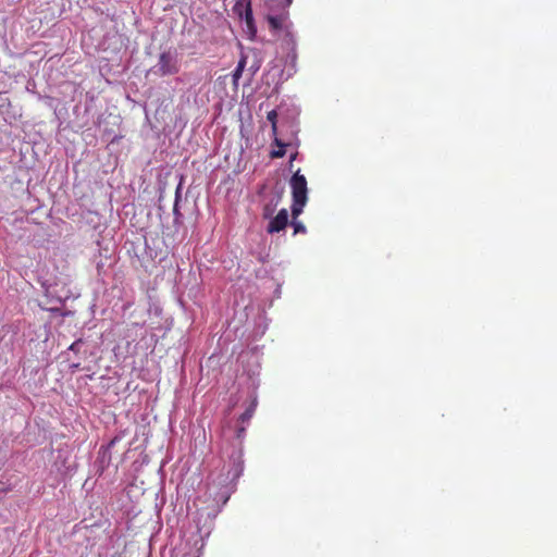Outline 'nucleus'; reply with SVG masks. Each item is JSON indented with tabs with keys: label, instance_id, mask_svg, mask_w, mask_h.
<instances>
[{
	"label": "nucleus",
	"instance_id": "f257e3e1",
	"mask_svg": "<svg viewBox=\"0 0 557 557\" xmlns=\"http://www.w3.org/2000/svg\"><path fill=\"white\" fill-rule=\"evenodd\" d=\"M244 470V461L242 450H235L230 457L228 468L226 473H222L218 480H213V484L216 486L223 487L225 491L223 492V503H226L230 493L232 492V486L236 480L242 475Z\"/></svg>",
	"mask_w": 557,
	"mask_h": 557
},
{
	"label": "nucleus",
	"instance_id": "f03ea898",
	"mask_svg": "<svg viewBox=\"0 0 557 557\" xmlns=\"http://www.w3.org/2000/svg\"><path fill=\"white\" fill-rule=\"evenodd\" d=\"M289 184L293 196L292 216L297 219L302 213L304 207L308 200L307 180L305 175L300 174V171L298 170L292 176Z\"/></svg>",
	"mask_w": 557,
	"mask_h": 557
},
{
	"label": "nucleus",
	"instance_id": "7ed1b4c3",
	"mask_svg": "<svg viewBox=\"0 0 557 557\" xmlns=\"http://www.w3.org/2000/svg\"><path fill=\"white\" fill-rule=\"evenodd\" d=\"M180 67L175 55L171 52H162L159 57L158 72L161 75H172L178 72Z\"/></svg>",
	"mask_w": 557,
	"mask_h": 557
},
{
	"label": "nucleus",
	"instance_id": "20e7f679",
	"mask_svg": "<svg viewBox=\"0 0 557 557\" xmlns=\"http://www.w3.org/2000/svg\"><path fill=\"white\" fill-rule=\"evenodd\" d=\"M288 224V212L286 209H281L278 213L271 219L267 232L269 234L278 233L283 231Z\"/></svg>",
	"mask_w": 557,
	"mask_h": 557
},
{
	"label": "nucleus",
	"instance_id": "39448f33",
	"mask_svg": "<svg viewBox=\"0 0 557 557\" xmlns=\"http://www.w3.org/2000/svg\"><path fill=\"white\" fill-rule=\"evenodd\" d=\"M245 66H246V57H242L240 60L238 61V64L236 66V69L234 70L233 72V84L235 86L238 85V79L240 78L244 70H245Z\"/></svg>",
	"mask_w": 557,
	"mask_h": 557
},
{
	"label": "nucleus",
	"instance_id": "423d86ee",
	"mask_svg": "<svg viewBox=\"0 0 557 557\" xmlns=\"http://www.w3.org/2000/svg\"><path fill=\"white\" fill-rule=\"evenodd\" d=\"M274 144L280 148L278 150H273L271 152V158L273 159H276V158H282L285 156V147H286V144L283 143L281 139H278L276 136L274 137Z\"/></svg>",
	"mask_w": 557,
	"mask_h": 557
},
{
	"label": "nucleus",
	"instance_id": "0eeeda50",
	"mask_svg": "<svg viewBox=\"0 0 557 557\" xmlns=\"http://www.w3.org/2000/svg\"><path fill=\"white\" fill-rule=\"evenodd\" d=\"M256 407H257V403H256V400H253L249 405V407L245 410V412L239 417V420L242 422L249 421L252 418L253 413H255Z\"/></svg>",
	"mask_w": 557,
	"mask_h": 557
},
{
	"label": "nucleus",
	"instance_id": "6e6552de",
	"mask_svg": "<svg viewBox=\"0 0 557 557\" xmlns=\"http://www.w3.org/2000/svg\"><path fill=\"white\" fill-rule=\"evenodd\" d=\"M267 119L268 121L271 123V128H272V133L274 136H276V133H277V113L275 110H271L270 112H268V115H267Z\"/></svg>",
	"mask_w": 557,
	"mask_h": 557
},
{
	"label": "nucleus",
	"instance_id": "1a4fd4ad",
	"mask_svg": "<svg viewBox=\"0 0 557 557\" xmlns=\"http://www.w3.org/2000/svg\"><path fill=\"white\" fill-rule=\"evenodd\" d=\"M244 18L246 21L248 28L252 29L253 28V15H252V10H251L250 3H248L246 7Z\"/></svg>",
	"mask_w": 557,
	"mask_h": 557
},
{
	"label": "nucleus",
	"instance_id": "9d476101",
	"mask_svg": "<svg viewBox=\"0 0 557 557\" xmlns=\"http://www.w3.org/2000/svg\"><path fill=\"white\" fill-rule=\"evenodd\" d=\"M292 225L294 227V234H305L307 232L306 226L301 222L297 221V219L293 218Z\"/></svg>",
	"mask_w": 557,
	"mask_h": 557
},
{
	"label": "nucleus",
	"instance_id": "9b49d317",
	"mask_svg": "<svg viewBox=\"0 0 557 557\" xmlns=\"http://www.w3.org/2000/svg\"><path fill=\"white\" fill-rule=\"evenodd\" d=\"M268 22L273 29H280L282 27V18L277 16H269Z\"/></svg>",
	"mask_w": 557,
	"mask_h": 557
},
{
	"label": "nucleus",
	"instance_id": "f8f14e48",
	"mask_svg": "<svg viewBox=\"0 0 557 557\" xmlns=\"http://www.w3.org/2000/svg\"><path fill=\"white\" fill-rule=\"evenodd\" d=\"M273 209L270 206H265L263 209V218L268 219L272 215Z\"/></svg>",
	"mask_w": 557,
	"mask_h": 557
},
{
	"label": "nucleus",
	"instance_id": "ddd939ff",
	"mask_svg": "<svg viewBox=\"0 0 557 557\" xmlns=\"http://www.w3.org/2000/svg\"><path fill=\"white\" fill-rule=\"evenodd\" d=\"M244 432H245V428H239V429L237 430V436H238V437H240V436H242V433H244Z\"/></svg>",
	"mask_w": 557,
	"mask_h": 557
},
{
	"label": "nucleus",
	"instance_id": "4468645a",
	"mask_svg": "<svg viewBox=\"0 0 557 557\" xmlns=\"http://www.w3.org/2000/svg\"><path fill=\"white\" fill-rule=\"evenodd\" d=\"M115 442H116V438H113V440L110 442L109 446H113V445L115 444Z\"/></svg>",
	"mask_w": 557,
	"mask_h": 557
},
{
	"label": "nucleus",
	"instance_id": "2eb2a0df",
	"mask_svg": "<svg viewBox=\"0 0 557 557\" xmlns=\"http://www.w3.org/2000/svg\"><path fill=\"white\" fill-rule=\"evenodd\" d=\"M287 2H288V4H290V3H292V0H287Z\"/></svg>",
	"mask_w": 557,
	"mask_h": 557
}]
</instances>
